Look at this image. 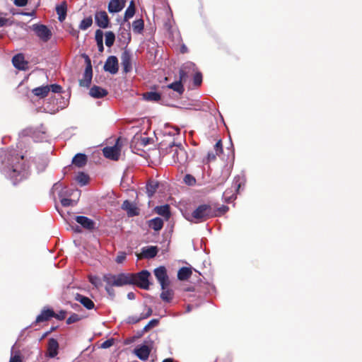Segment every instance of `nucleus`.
<instances>
[{
  "mask_svg": "<svg viewBox=\"0 0 362 362\" xmlns=\"http://www.w3.org/2000/svg\"><path fill=\"white\" fill-rule=\"evenodd\" d=\"M184 182L189 186H193L196 183V179L194 176L187 174L184 177Z\"/></svg>",
  "mask_w": 362,
  "mask_h": 362,
  "instance_id": "nucleus-44",
  "label": "nucleus"
},
{
  "mask_svg": "<svg viewBox=\"0 0 362 362\" xmlns=\"http://www.w3.org/2000/svg\"><path fill=\"white\" fill-rule=\"evenodd\" d=\"M93 19L90 16L83 19L79 25V28L82 30H86L92 25Z\"/></svg>",
  "mask_w": 362,
  "mask_h": 362,
  "instance_id": "nucleus-39",
  "label": "nucleus"
},
{
  "mask_svg": "<svg viewBox=\"0 0 362 362\" xmlns=\"http://www.w3.org/2000/svg\"><path fill=\"white\" fill-rule=\"evenodd\" d=\"M218 154L216 153H214L213 152H209L207 155V159L209 161L210 160H214L216 158V156H217Z\"/></svg>",
  "mask_w": 362,
  "mask_h": 362,
  "instance_id": "nucleus-59",
  "label": "nucleus"
},
{
  "mask_svg": "<svg viewBox=\"0 0 362 362\" xmlns=\"http://www.w3.org/2000/svg\"><path fill=\"white\" fill-rule=\"evenodd\" d=\"M13 4L16 6H25L28 4V0H13Z\"/></svg>",
  "mask_w": 362,
  "mask_h": 362,
  "instance_id": "nucleus-56",
  "label": "nucleus"
},
{
  "mask_svg": "<svg viewBox=\"0 0 362 362\" xmlns=\"http://www.w3.org/2000/svg\"><path fill=\"white\" fill-rule=\"evenodd\" d=\"M141 320H142V318H141V315L139 317H137V316H129L127 319V322L129 323V324H135V323H137L138 322H139Z\"/></svg>",
  "mask_w": 362,
  "mask_h": 362,
  "instance_id": "nucleus-49",
  "label": "nucleus"
},
{
  "mask_svg": "<svg viewBox=\"0 0 362 362\" xmlns=\"http://www.w3.org/2000/svg\"><path fill=\"white\" fill-rule=\"evenodd\" d=\"M112 286H110L107 284L106 287H105V290L107 291V292L110 294V295H113L114 294V291L113 289L111 288Z\"/></svg>",
  "mask_w": 362,
  "mask_h": 362,
  "instance_id": "nucleus-63",
  "label": "nucleus"
},
{
  "mask_svg": "<svg viewBox=\"0 0 362 362\" xmlns=\"http://www.w3.org/2000/svg\"><path fill=\"white\" fill-rule=\"evenodd\" d=\"M28 166L25 163L23 156L9 152L2 162L0 168L1 172L9 179L13 185L28 177L29 175Z\"/></svg>",
  "mask_w": 362,
  "mask_h": 362,
  "instance_id": "nucleus-1",
  "label": "nucleus"
},
{
  "mask_svg": "<svg viewBox=\"0 0 362 362\" xmlns=\"http://www.w3.org/2000/svg\"><path fill=\"white\" fill-rule=\"evenodd\" d=\"M130 25L128 24L127 28H120L119 36L120 37V40H123L124 43H128L131 40V34L129 32Z\"/></svg>",
  "mask_w": 362,
  "mask_h": 362,
  "instance_id": "nucleus-28",
  "label": "nucleus"
},
{
  "mask_svg": "<svg viewBox=\"0 0 362 362\" xmlns=\"http://www.w3.org/2000/svg\"><path fill=\"white\" fill-rule=\"evenodd\" d=\"M54 313L50 309L43 310L41 313L37 316L35 323L47 321L49 318L54 317Z\"/></svg>",
  "mask_w": 362,
  "mask_h": 362,
  "instance_id": "nucleus-22",
  "label": "nucleus"
},
{
  "mask_svg": "<svg viewBox=\"0 0 362 362\" xmlns=\"http://www.w3.org/2000/svg\"><path fill=\"white\" fill-rule=\"evenodd\" d=\"M119 139L113 146H107L103 149V155L105 158L117 160L120 156V147L118 146Z\"/></svg>",
  "mask_w": 362,
  "mask_h": 362,
  "instance_id": "nucleus-9",
  "label": "nucleus"
},
{
  "mask_svg": "<svg viewBox=\"0 0 362 362\" xmlns=\"http://www.w3.org/2000/svg\"><path fill=\"white\" fill-rule=\"evenodd\" d=\"M195 66L194 64L192 62H187L186 63L183 67L180 70V80L181 82L183 81H185L186 78L187 77V72L185 71V69H194Z\"/></svg>",
  "mask_w": 362,
  "mask_h": 362,
  "instance_id": "nucleus-33",
  "label": "nucleus"
},
{
  "mask_svg": "<svg viewBox=\"0 0 362 362\" xmlns=\"http://www.w3.org/2000/svg\"><path fill=\"white\" fill-rule=\"evenodd\" d=\"M50 88V90L53 93H60L62 90V87L59 85L57 84H52L49 86Z\"/></svg>",
  "mask_w": 362,
  "mask_h": 362,
  "instance_id": "nucleus-53",
  "label": "nucleus"
},
{
  "mask_svg": "<svg viewBox=\"0 0 362 362\" xmlns=\"http://www.w3.org/2000/svg\"><path fill=\"white\" fill-rule=\"evenodd\" d=\"M158 184L156 181H150L146 185V193L148 197H151L156 192Z\"/></svg>",
  "mask_w": 362,
  "mask_h": 362,
  "instance_id": "nucleus-34",
  "label": "nucleus"
},
{
  "mask_svg": "<svg viewBox=\"0 0 362 362\" xmlns=\"http://www.w3.org/2000/svg\"><path fill=\"white\" fill-rule=\"evenodd\" d=\"M107 90L98 86H93L90 89L89 94L94 98H102L107 95Z\"/></svg>",
  "mask_w": 362,
  "mask_h": 362,
  "instance_id": "nucleus-21",
  "label": "nucleus"
},
{
  "mask_svg": "<svg viewBox=\"0 0 362 362\" xmlns=\"http://www.w3.org/2000/svg\"><path fill=\"white\" fill-rule=\"evenodd\" d=\"M122 66L124 73L127 74L132 69V54L127 50H124L121 56Z\"/></svg>",
  "mask_w": 362,
  "mask_h": 362,
  "instance_id": "nucleus-13",
  "label": "nucleus"
},
{
  "mask_svg": "<svg viewBox=\"0 0 362 362\" xmlns=\"http://www.w3.org/2000/svg\"><path fill=\"white\" fill-rule=\"evenodd\" d=\"M9 362H22L19 356H11Z\"/></svg>",
  "mask_w": 362,
  "mask_h": 362,
  "instance_id": "nucleus-60",
  "label": "nucleus"
},
{
  "mask_svg": "<svg viewBox=\"0 0 362 362\" xmlns=\"http://www.w3.org/2000/svg\"><path fill=\"white\" fill-rule=\"evenodd\" d=\"M51 193L52 194H54L55 193H57L59 199H61L62 198H64V197H69L71 195L70 192H69V190L67 189L66 187H63L62 185L60 183V182H56L52 189H51Z\"/></svg>",
  "mask_w": 362,
  "mask_h": 362,
  "instance_id": "nucleus-15",
  "label": "nucleus"
},
{
  "mask_svg": "<svg viewBox=\"0 0 362 362\" xmlns=\"http://www.w3.org/2000/svg\"><path fill=\"white\" fill-rule=\"evenodd\" d=\"M60 202L63 206H69L71 205H73L74 203V200L66 197L62 198L60 199Z\"/></svg>",
  "mask_w": 362,
  "mask_h": 362,
  "instance_id": "nucleus-48",
  "label": "nucleus"
},
{
  "mask_svg": "<svg viewBox=\"0 0 362 362\" xmlns=\"http://www.w3.org/2000/svg\"><path fill=\"white\" fill-rule=\"evenodd\" d=\"M86 66L83 78L79 80V85L83 87H88L92 81L93 69L90 60L88 56L86 57Z\"/></svg>",
  "mask_w": 362,
  "mask_h": 362,
  "instance_id": "nucleus-7",
  "label": "nucleus"
},
{
  "mask_svg": "<svg viewBox=\"0 0 362 362\" xmlns=\"http://www.w3.org/2000/svg\"><path fill=\"white\" fill-rule=\"evenodd\" d=\"M154 275L160 284L161 288H165L169 285V279L167 275L166 269L164 267H160L154 269Z\"/></svg>",
  "mask_w": 362,
  "mask_h": 362,
  "instance_id": "nucleus-10",
  "label": "nucleus"
},
{
  "mask_svg": "<svg viewBox=\"0 0 362 362\" xmlns=\"http://www.w3.org/2000/svg\"><path fill=\"white\" fill-rule=\"evenodd\" d=\"M126 257H127L126 252H119L116 257L115 261L118 264H122L125 260Z\"/></svg>",
  "mask_w": 362,
  "mask_h": 362,
  "instance_id": "nucleus-45",
  "label": "nucleus"
},
{
  "mask_svg": "<svg viewBox=\"0 0 362 362\" xmlns=\"http://www.w3.org/2000/svg\"><path fill=\"white\" fill-rule=\"evenodd\" d=\"M132 274L121 273L117 275L107 274L103 276V281L110 286H123L125 285H132Z\"/></svg>",
  "mask_w": 362,
  "mask_h": 362,
  "instance_id": "nucleus-3",
  "label": "nucleus"
},
{
  "mask_svg": "<svg viewBox=\"0 0 362 362\" xmlns=\"http://www.w3.org/2000/svg\"><path fill=\"white\" fill-rule=\"evenodd\" d=\"M49 91H50V88L49 86H42L40 87H37V88L33 89V90H32L33 93L35 95L40 97L41 98L46 97L48 95V93H49Z\"/></svg>",
  "mask_w": 362,
  "mask_h": 362,
  "instance_id": "nucleus-25",
  "label": "nucleus"
},
{
  "mask_svg": "<svg viewBox=\"0 0 362 362\" xmlns=\"http://www.w3.org/2000/svg\"><path fill=\"white\" fill-rule=\"evenodd\" d=\"M148 226L156 231H159L163 226V221L159 217L154 218L148 221Z\"/></svg>",
  "mask_w": 362,
  "mask_h": 362,
  "instance_id": "nucleus-29",
  "label": "nucleus"
},
{
  "mask_svg": "<svg viewBox=\"0 0 362 362\" xmlns=\"http://www.w3.org/2000/svg\"><path fill=\"white\" fill-rule=\"evenodd\" d=\"M75 220L78 224L86 229L91 230L94 228L95 223L93 221L86 216H77L75 218Z\"/></svg>",
  "mask_w": 362,
  "mask_h": 362,
  "instance_id": "nucleus-19",
  "label": "nucleus"
},
{
  "mask_svg": "<svg viewBox=\"0 0 362 362\" xmlns=\"http://www.w3.org/2000/svg\"><path fill=\"white\" fill-rule=\"evenodd\" d=\"M115 39V35L112 31L105 33V45L110 47L113 45Z\"/></svg>",
  "mask_w": 362,
  "mask_h": 362,
  "instance_id": "nucleus-41",
  "label": "nucleus"
},
{
  "mask_svg": "<svg viewBox=\"0 0 362 362\" xmlns=\"http://www.w3.org/2000/svg\"><path fill=\"white\" fill-rule=\"evenodd\" d=\"M151 350L146 345H141L134 349V354L141 360L146 361L148 358Z\"/></svg>",
  "mask_w": 362,
  "mask_h": 362,
  "instance_id": "nucleus-16",
  "label": "nucleus"
},
{
  "mask_svg": "<svg viewBox=\"0 0 362 362\" xmlns=\"http://www.w3.org/2000/svg\"><path fill=\"white\" fill-rule=\"evenodd\" d=\"M133 31L136 33H141L144 30V21L142 19H138L132 23Z\"/></svg>",
  "mask_w": 362,
  "mask_h": 362,
  "instance_id": "nucleus-37",
  "label": "nucleus"
},
{
  "mask_svg": "<svg viewBox=\"0 0 362 362\" xmlns=\"http://www.w3.org/2000/svg\"><path fill=\"white\" fill-rule=\"evenodd\" d=\"M132 284L136 285L141 288L148 289L149 288V280L150 273L147 270H142L141 272L136 274H132Z\"/></svg>",
  "mask_w": 362,
  "mask_h": 362,
  "instance_id": "nucleus-6",
  "label": "nucleus"
},
{
  "mask_svg": "<svg viewBox=\"0 0 362 362\" xmlns=\"http://www.w3.org/2000/svg\"><path fill=\"white\" fill-rule=\"evenodd\" d=\"M150 141H151V139L148 136H136L134 139V141H135L136 143V144H138L142 147H145L147 145H148L150 143Z\"/></svg>",
  "mask_w": 362,
  "mask_h": 362,
  "instance_id": "nucleus-36",
  "label": "nucleus"
},
{
  "mask_svg": "<svg viewBox=\"0 0 362 362\" xmlns=\"http://www.w3.org/2000/svg\"><path fill=\"white\" fill-rule=\"evenodd\" d=\"M95 23L100 28H105L108 26L109 18L105 11L97 12L95 15Z\"/></svg>",
  "mask_w": 362,
  "mask_h": 362,
  "instance_id": "nucleus-14",
  "label": "nucleus"
},
{
  "mask_svg": "<svg viewBox=\"0 0 362 362\" xmlns=\"http://www.w3.org/2000/svg\"><path fill=\"white\" fill-rule=\"evenodd\" d=\"M33 30L36 35L43 42H47L51 36L52 33L47 26L42 24H34L32 26Z\"/></svg>",
  "mask_w": 362,
  "mask_h": 362,
  "instance_id": "nucleus-8",
  "label": "nucleus"
},
{
  "mask_svg": "<svg viewBox=\"0 0 362 362\" xmlns=\"http://www.w3.org/2000/svg\"><path fill=\"white\" fill-rule=\"evenodd\" d=\"M89 177L84 173H79L76 177V180L79 183L81 186L86 185L88 182Z\"/></svg>",
  "mask_w": 362,
  "mask_h": 362,
  "instance_id": "nucleus-40",
  "label": "nucleus"
},
{
  "mask_svg": "<svg viewBox=\"0 0 362 362\" xmlns=\"http://www.w3.org/2000/svg\"><path fill=\"white\" fill-rule=\"evenodd\" d=\"M112 340H106L102 344H101V347L103 348V349H107V348H109L112 345Z\"/></svg>",
  "mask_w": 362,
  "mask_h": 362,
  "instance_id": "nucleus-57",
  "label": "nucleus"
},
{
  "mask_svg": "<svg viewBox=\"0 0 362 362\" xmlns=\"http://www.w3.org/2000/svg\"><path fill=\"white\" fill-rule=\"evenodd\" d=\"M68 105V100L62 97L59 98H49L44 107V111L49 114H55L64 109Z\"/></svg>",
  "mask_w": 362,
  "mask_h": 362,
  "instance_id": "nucleus-5",
  "label": "nucleus"
},
{
  "mask_svg": "<svg viewBox=\"0 0 362 362\" xmlns=\"http://www.w3.org/2000/svg\"><path fill=\"white\" fill-rule=\"evenodd\" d=\"M125 6L124 0H111L108 4V11L110 13H118Z\"/></svg>",
  "mask_w": 362,
  "mask_h": 362,
  "instance_id": "nucleus-18",
  "label": "nucleus"
},
{
  "mask_svg": "<svg viewBox=\"0 0 362 362\" xmlns=\"http://www.w3.org/2000/svg\"><path fill=\"white\" fill-rule=\"evenodd\" d=\"M158 324V320L153 319L144 327V331L147 332L150 328L156 326Z\"/></svg>",
  "mask_w": 362,
  "mask_h": 362,
  "instance_id": "nucleus-47",
  "label": "nucleus"
},
{
  "mask_svg": "<svg viewBox=\"0 0 362 362\" xmlns=\"http://www.w3.org/2000/svg\"><path fill=\"white\" fill-rule=\"evenodd\" d=\"M90 282L93 284L95 286L98 287L100 286V279L96 276H90Z\"/></svg>",
  "mask_w": 362,
  "mask_h": 362,
  "instance_id": "nucleus-55",
  "label": "nucleus"
},
{
  "mask_svg": "<svg viewBox=\"0 0 362 362\" xmlns=\"http://www.w3.org/2000/svg\"><path fill=\"white\" fill-rule=\"evenodd\" d=\"M202 81V76L200 72H197L195 74L194 76V83L195 86H199Z\"/></svg>",
  "mask_w": 362,
  "mask_h": 362,
  "instance_id": "nucleus-51",
  "label": "nucleus"
},
{
  "mask_svg": "<svg viewBox=\"0 0 362 362\" xmlns=\"http://www.w3.org/2000/svg\"><path fill=\"white\" fill-rule=\"evenodd\" d=\"M56 11L58 16V19L60 22H63L66 16V2H62L59 5L56 6Z\"/></svg>",
  "mask_w": 362,
  "mask_h": 362,
  "instance_id": "nucleus-27",
  "label": "nucleus"
},
{
  "mask_svg": "<svg viewBox=\"0 0 362 362\" xmlns=\"http://www.w3.org/2000/svg\"><path fill=\"white\" fill-rule=\"evenodd\" d=\"M168 88L173 89V90L179 93L180 94L182 93L184 91V88L180 81H177L169 84L168 86Z\"/></svg>",
  "mask_w": 362,
  "mask_h": 362,
  "instance_id": "nucleus-38",
  "label": "nucleus"
},
{
  "mask_svg": "<svg viewBox=\"0 0 362 362\" xmlns=\"http://www.w3.org/2000/svg\"><path fill=\"white\" fill-rule=\"evenodd\" d=\"M98 45L99 51L100 52H103L104 47H103V36H102V35H100V42H98Z\"/></svg>",
  "mask_w": 362,
  "mask_h": 362,
  "instance_id": "nucleus-61",
  "label": "nucleus"
},
{
  "mask_svg": "<svg viewBox=\"0 0 362 362\" xmlns=\"http://www.w3.org/2000/svg\"><path fill=\"white\" fill-rule=\"evenodd\" d=\"M100 35H103L102 32L99 30H97L96 34H95V38H96V40L98 42H100Z\"/></svg>",
  "mask_w": 362,
  "mask_h": 362,
  "instance_id": "nucleus-64",
  "label": "nucleus"
},
{
  "mask_svg": "<svg viewBox=\"0 0 362 362\" xmlns=\"http://www.w3.org/2000/svg\"><path fill=\"white\" fill-rule=\"evenodd\" d=\"M135 13L134 8H127L124 13V19L128 20L134 16Z\"/></svg>",
  "mask_w": 362,
  "mask_h": 362,
  "instance_id": "nucleus-46",
  "label": "nucleus"
},
{
  "mask_svg": "<svg viewBox=\"0 0 362 362\" xmlns=\"http://www.w3.org/2000/svg\"><path fill=\"white\" fill-rule=\"evenodd\" d=\"M144 98L148 101L157 102L160 99V94L157 92H147L144 94Z\"/></svg>",
  "mask_w": 362,
  "mask_h": 362,
  "instance_id": "nucleus-35",
  "label": "nucleus"
},
{
  "mask_svg": "<svg viewBox=\"0 0 362 362\" xmlns=\"http://www.w3.org/2000/svg\"><path fill=\"white\" fill-rule=\"evenodd\" d=\"M80 319L78 315L77 314H72L67 320H66V323L68 325H70V324H72V323H74L77 321H78Z\"/></svg>",
  "mask_w": 362,
  "mask_h": 362,
  "instance_id": "nucleus-50",
  "label": "nucleus"
},
{
  "mask_svg": "<svg viewBox=\"0 0 362 362\" xmlns=\"http://www.w3.org/2000/svg\"><path fill=\"white\" fill-rule=\"evenodd\" d=\"M217 215L216 211L213 210L210 205L202 204L192 212V217L195 223H199Z\"/></svg>",
  "mask_w": 362,
  "mask_h": 362,
  "instance_id": "nucleus-4",
  "label": "nucleus"
},
{
  "mask_svg": "<svg viewBox=\"0 0 362 362\" xmlns=\"http://www.w3.org/2000/svg\"><path fill=\"white\" fill-rule=\"evenodd\" d=\"M156 211L158 214L162 216L166 220H168L170 216V207L168 204L157 206L156 208Z\"/></svg>",
  "mask_w": 362,
  "mask_h": 362,
  "instance_id": "nucleus-32",
  "label": "nucleus"
},
{
  "mask_svg": "<svg viewBox=\"0 0 362 362\" xmlns=\"http://www.w3.org/2000/svg\"><path fill=\"white\" fill-rule=\"evenodd\" d=\"M165 286V288H161L163 291L160 295V298L166 303H170L173 299L174 291L172 289L168 288Z\"/></svg>",
  "mask_w": 362,
  "mask_h": 362,
  "instance_id": "nucleus-26",
  "label": "nucleus"
},
{
  "mask_svg": "<svg viewBox=\"0 0 362 362\" xmlns=\"http://www.w3.org/2000/svg\"><path fill=\"white\" fill-rule=\"evenodd\" d=\"M13 66L19 70H25L28 67V62L25 61L22 54L15 55L12 59Z\"/></svg>",
  "mask_w": 362,
  "mask_h": 362,
  "instance_id": "nucleus-17",
  "label": "nucleus"
},
{
  "mask_svg": "<svg viewBox=\"0 0 362 362\" xmlns=\"http://www.w3.org/2000/svg\"><path fill=\"white\" fill-rule=\"evenodd\" d=\"M75 300L79 302L81 304H82L83 306L88 310H91L94 308L95 304L93 301L88 297H86L79 293H76L75 296Z\"/></svg>",
  "mask_w": 362,
  "mask_h": 362,
  "instance_id": "nucleus-20",
  "label": "nucleus"
},
{
  "mask_svg": "<svg viewBox=\"0 0 362 362\" xmlns=\"http://www.w3.org/2000/svg\"><path fill=\"white\" fill-rule=\"evenodd\" d=\"M225 200L227 202H230L234 199H235V194L233 192V190L230 189H226L223 194Z\"/></svg>",
  "mask_w": 362,
  "mask_h": 362,
  "instance_id": "nucleus-43",
  "label": "nucleus"
},
{
  "mask_svg": "<svg viewBox=\"0 0 362 362\" xmlns=\"http://www.w3.org/2000/svg\"><path fill=\"white\" fill-rule=\"evenodd\" d=\"M104 70L111 74H116L118 72V59L115 56H110L104 64Z\"/></svg>",
  "mask_w": 362,
  "mask_h": 362,
  "instance_id": "nucleus-11",
  "label": "nucleus"
},
{
  "mask_svg": "<svg viewBox=\"0 0 362 362\" xmlns=\"http://www.w3.org/2000/svg\"><path fill=\"white\" fill-rule=\"evenodd\" d=\"M180 132V129L178 128H173V130H170L169 132H166V134H170V135H175L178 134Z\"/></svg>",
  "mask_w": 362,
  "mask_h": 362,
  "instance_id": "nucleus-58",
  "label": "nucleus"
},
{
  "mask_svg": "<svg viewBox=\"0 0 362 362\" xmlns=\"http://www.w3.org/2000/svg\"><path fill=\"white\" fill-rule=\"evenodd\" d=\"M214 150L216 152V154H220L223 151L222 143L221 141L219 140L216 142L214 146Z\"/></svg>",
  "mask_w": 362,
  "mask_h": 362,
  "instance_id": "nucleus-52",
  "label": "nucleus"
},
{
  "mask_svg": "<svg viewBox=\"0 0 362 362\" xmlns=\"http://www.w3.org/2000/svg\"><path fill=\"white\" fill-rule=\"evenodd\" d=\"M87 162V157L85 154L78 153L76 154L72 160L73 164L81 168L84 166Z\"/></svg>",
  "mask_w": 362,
  "mask_h": 362,
  "instance_id": "nucleus-30",
  "label": "nucleus"
},
{
  "mask_svg": "<svg viewBox=\"0 0 362 362\" xmlns=\"http://www.w3.org/2000/svg\"><path fill=\"white\" fill-rule=\"evenodd\" d=\"M160 153L163 156H171L175 163L183 165L187 162L188 155L186 150L181 144L170 142L165 148L162 144L160 147Z\"/></svg>",
  "mask_w": 362,
  "mask_h": 362,
  "instance_id": "nucleus-2",
  "label": "nucleus"
},
{
  "mask_svg": "<svg viewBox=\"0 0 362 362\" xmlns=\"http://www.w3.org/2000/svg\"><path fill=\"white\" fill-rule=\"evenodd\" d=\"M122 206L123 209L127 211L129 216H134L138 215L139 214L138 209L135 206V205L127 200L123 202Z\"/></svg>",
  "mask_w": 362,
  "mask_h": 362,
  "instance_id": "nucleus-24",
  "label": "nucleus"
},
{
  "mask_svg": "<svg viewBox=\"0 0 362 362\" xmlns=\"http://www.w3.org/2000/svg\"><path fill=\"white\" fill-rule=\"evenodd\" d=\"M158 253V248L156 246H148L142 248L141 255L144 257L153 258Z\"/></svg>",
  "mask_w": 362,
  "mask_h": 362,
  "instance_id": "nucleus-23",
  "label": "nucleus"
},
{
  "mask_svg": "<svg viewBox=\"0 0 362 362\" xmlns=\"http://www.w3.org/2000/svg\"><path fill=\"white\" fill-rule=\"evenodd\" d=\"M192 275V269L188 267H182L177 272V278L181 281L187 280Z\"/></svg>",
  "mask_w": 362,
  "mask_h": 362,
  "instance_id": "nucleus-31",
  "label": "nucleus"
},
{
  "mask_svg": "<svg viewBox=\"0 0 362 362\" xmlns=\"http://www.w3.org/2000/svg\"><path fill=\"white\" fill-rule=\"evenodd\" d=\"M228 208L226 206H223L221 208L218 209V213L219 214H224L225 212H226L228 211Z\"/></svg>",
  "mask_w": 362,
  "mask_h": 362,
  "instance_id": "nucleus-62",
  "label": "nucleus"
},
{
  "mask_svg": "<svg viewBox=\"0 0 362 362\" xmlns=\"http://www.w3.org/2000/svg\"><path fill=\"white\" fill-rule=\"evenodd\" d=\"M59 351V343L57 339L50 338L48 339L46 356L49 358H55Z\"/></svg>",
  "mask_w": 362,
  "mask_h": 362,
  "instance_id": "nucleus-12",
  "label": "nucleus"
},
{
  "mask_svg": "<svg viewBox=\"0 0 362 362\" xmlns=\"http://www.w3.org/2000/svg\"><path fill=\"white\" fill-rule=\"evenodd\" d=\"M244 183L243 178L240 176H237L234 178L233 180V187L235 191L238 192L241 187V185Z\"/></svg>",
  "mask_w": 362,
  "mask_h": 362,
  "instance_id": "nucleus-42",
  "label": "nucleus"
},
{
  "mask_svg": "<svg viewBox=\"0 0 362 362\" xmlns=\"http://www.w3.org/2000/svg\"><path fill=\"white\" fill-rule=\"evenodd\" d=\"M152 314V309L149 307H148L146 308V313H141V318H142V320L144 319H146L147 317H148L149 316H151Z\"/></svg>",
  "mask_w": 362,
  "mask_h": 362,
  "instance_id": "nucleus-54",
  "label": "nucleus"
}]
</instances>
